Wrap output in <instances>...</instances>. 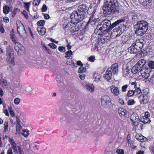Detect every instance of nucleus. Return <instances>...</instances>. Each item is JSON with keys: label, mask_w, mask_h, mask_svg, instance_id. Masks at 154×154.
<instances>
[{"label": "nucleus", "mask_w": 154, "mask_h": 154, "mask_svg": "<svg viewBox=\"0 0 154 154\" xmlns=\"http://www.w3.org/2000/svg\"><path fill=\"white\" fill-rule=\"evenodd\" d=\"M88 8L85 5H80L77 9L71 14V23L74 25H76L79 21H82L86 16Z\"/></svg>", "instance_id": "1"}, {"label": "nucleus", "mask_w": 154, "mask_h": 154, "mask_svg": "<svg viewBox=\"0 0 154 154\" xmlns=\"http://www.w3.org/2000/svg\"><path fill=\"white\" fill-rule=\"evenodd\" d=\"M118 5L117 0H105L102 8L103 13L109 15L114 14L116 11V8Z\"/></svg>", "instance_id": "2"}, {"label": "nucleus", "mask_w": 154, "mask_h": 154, "mask_svg": "<svg viewBox=\"0 0 154 154\" xmlns=\"http://www.w3.org/2000/svg\"><path fill=\"white\" fill-rule=\"evenodd\" d=\"M118 5L117 0H105L102 8L103 13L109 15L114 14L116 11V8Z\"/></svg>", "instance_id": "3"}, {"label": "nucleus", "mask_w": 154, "mask_h": 154, "mask_svg": "<svg viewBox=\"0 0 154 154\" xmlns=\"http://www.w3.org/2000/svg\"><path fill=\"white\" fill-rule=\"evenodd\" d=\"M135 33L138 35L142 36L147 31L148 24L147 22L142 20L137 22L134 25Z\"/></svg>", "instance_id": "4"}, {"label": "nucleus", "mask_w": 154, "mask_h": 154, "mask_svg": "<svg viewBox=\"0 0 154 154\" xmlns=\"http://www.w3.org/2000/svg\"><path fill=\"white\" fill-rule=\"evenodd\" d=\"M6 54L7 56V61L10 64L14 65V51L12 47L9 45L7 46Z\"/></svg>", "instance_id": "5"}, {"label": "nucleus", "mask_w": 154, "mask_h": 154, "mask_svg": "<svg viewBox=\"0 0 154 154\" xmlns=\"http://www.w3.org/2000/svg\"><path fill=\"white\" fill-rule=\"evenodd\" d=\"M110 25V21L108 20H105L103 21L100 24L98 25L97 26V29H99L101 32L103 33L104 32H107V27H109Z\"/></svg>", "instance_id": "6"}, {"label": "nucleus", "mask_w": 154, "mask_h": 154, "mask_svg": "<svg viewBox=\"0 0 154 154\" xmlns=\"http://www.w3.org/2000/svg\"><path fill=\"white\" fill-rule=\"evenodd\" d=\"M17 31L19 36L22 38L26 36V32L23 25L20 21L17 22Z\"/></svg>", "instance_id": "7"}, {"label": "nucleus", "mask_w": 154, "mask_h": 154, "mask_svg": "<svg viewBox=\"0 0 154 154\" xmlns=\"http://www.w3.org/2000/svg\"><path fill=\"white\" fill-rule=\"evenodd\" d=\"M140 119H139L138 114L133 113L130 116V119L132 122V125L135 126H138L139 125Z\"/></svg>", "instance_id": "8"}, {"label": "nucleus", "mask_w": 154, "mask_h": 154, "mask_svg": "<svg viewBox=\"0 0 154 154\" xmlns=\"http://www.w3.org/2000/svg\"><path fill=\"white\" fill-rule=\"evenodd\" d=\"M150 69L146 68H142L138 72L144 78H147L149 76V73L150 72Z\"/></svg>", "instance_id": "9"}, {"label": "nucleus", "mask_w": 154, "mask_h": 154, "mask_svg": "<svg viewBox=\"0 0 154 154\" xmlns=\"http://www.w3.org/2000/svg\"><path fill=\"white\" fill-rule=\"evenodd\" d=\"M110 101V98L108 96H103L101 97V105L103 107H106Z\"/></svg>", "instance_id": "10"}, {"label": "nucleus", "mask_w": 154, "mask_h": 154, "mask_svg": "<svg viewBox=\"0 0 154 154\" xmlns=\"http://www.w3.org/2000/svg\"><path fill=\"white\" fill-rule=\"evenodd\" d=\"M133 43L139 51L143 48V45L145 43V42L143 39H140L137 40Z\"/></svg>", "instance_id": "11"}, {"label": "nucleus", "mask_w": 154, "mask_h": 154, "mask_svg": "<svg viewBox=\"0 0 154 154\" xmlns=\"http://www.w3.org/2000/svg\"><path fill=\"white\" fill-rule=\"evenodd\" d=\"M152 0H139V2L146 9H149L152 7L151 2Z\"/></svg>", "instance_id": "12"}, {"label": "nucleus", "mask_w": 154, "mask_h": 154, "mask_svg": "<svg viewBox=\"0 0 154 154\" xmlns=\"http://www.w3.org/2000/svg\"><path fill=\"white\" fill-rule=\"evenodd\" d=\"M124 21L123 19H119L116 21L115 22L112 23V25L110 24L109 27H108L107 30V32H108L111 31L112 29L114 27L116 26L119 23H121Z\"/></svg>", "instance_id": "13"}, {"label": "nucleus", "mask_w": 154, "mask_h": 154, "mask_svg": "<svg viewBox=\"0 0 154 154\" xmlns=\"http://www.w3.org/2000/svg\"><path fill=\"white\" fill-rule=\"evenodd\" d=\"M118 66V63H115L112 65L111 68H108L111 69V71L114 75H117L119 72Z\"/></svg>", "instance_id": "14"}, {"label": "nucleus", "mask_w": 154, "mask_h": 154, "mask_svg": "<svg viewBox=\"0 0 154 154\" xmlns=\"http://www.w3.org/2000/svg\"><path fill=\"white\" fill-rule=\"evenodd\" d=\"M139 99L140 103L142 104H144L147 103L148 102V97L147 95H140L139 97Z\"/></svg>", "instance_id": "15"}, {"label": "nucleus", "mask_w": 154, "mask_h": 154, "mask_svg": "<svg viewBox=\"0 0 154 154\" xmlns=\"http://www.w3.org/2000/svg\"><path fill=\"white\" fill-rule=\"evenodd\" d=\"M118 113L121 118L124 119L125 116L127 114L126 110L124 108H119L118 110Z\"/></svg>", "instance_id": "16"}, {"label": "nucleus", "mask_w": 154, "mask_h": 154, "mask_svg": "<svg viewBox=\"0 0 154 154\" xmlns=\"http://www.w3.org/2000/svg\"><path fill=\"white\" fill-rule=\"evenodd\" d=\"M111 69L108 68L105 73L104 77L108 81L110 80L112 75V73L111 71Z\"/></svg>", "instance_id": "17"}, {"label": "nucleus", "mask_w": 154, "mask_h": 154, "mask_svg": "<svg viewBox=\"0 0 154 154\" xmlns=\"http://www.w3.org/2000/svg\"><path fill=\"white\" fill-rule=\"evenodd\" d=\"M128 51L132 54H136L139 52L137 48L135 47V46L134 43L130 47L128 48Z\"/></svg>", "instance_id": "18"}, {"label": "nucleus", "mask_w": 154, "mask_h": 154, "mask_svg": "<svg viewBox=\"0 0 154 154\" xmlns=\"http://www.w3.org/2000/svg\"><path fill=\"white\" fill-rule=\"evenodd\" d=\"M110 90L111 93L116 96H118L119 94V89L114 85L110 87Z\"/></svg>", "instance_id": "19"}, {"label": "nucleus", "mask_w": 154, "mask_h": 154, "mask_svg": "<svg viewBox=\"0 0 154 154\" xmlns=\"http://www.w3.org/2000/svg\"><path fill=\"white\" fill-rule=\"evenodd\" d=\"M142 68L141 66L140 65H138L137 64H136L132 68L131 72L133 74H136L140 71Z\"/></svg>", "instance_id": "20"}, {"label": "nucleus", "mask_w": 154, "mask_h": 154, "mask_svg": "<svg viewBox=\"0 0 154 154\" xmlns=\"http://www.w3.org/2000/svg\"><path fill=\"white\" fill-rule=\"evenodd\" d=\"M0 85L1 86L4 88H8V85L7 81L5 79L1 78L0 79Z\"/></svg>", "instance_id": "21"}, {"label": "nucleus", "mask_w": 154, "mask_h": 154, "mask_svg": "<svg viewBox=\"0 0 154 154\" xmlns=\"http://www.w3.org/2000/svg\"><path fill=\"white\" fill-rule=\"evenodd\" d=\"M38 32L39 34L42 35H44L46 33V29L42 27H39L37 29Z\"/></svg>", "instance_id": "22"}, {"label": "nucleus", "mask_w": 154, "mask_h": 154, "mask_svg": "<svg viewBox=\"0 0 154 154\" xmlns=\"http://www.w3.org/2000/svg\"><path fill=\"white\" fill-rule=\"evenodd\" d=\"M140 121L144 124H149L150 122L149 119L146 117H143L142 118L140 119Z\"/></svg>", "instance_id": "23"}, {"label": "nucleus", "mask_w": 154, "mask_h": 154, "mask_svg": "<svg viewBox=\"0 0 154 154\" xmlns=\"http://www.w3.org/2000/svg\"><path fill=\"white\" fill-rule=\"evenodd\" d=\"M86 88L88 91L91 92H93L94 89V86L93 85L90 84L86 85Z\"/></svg>", "instance_id": "24"}, {"label": "nucleus", "mask_w": 154, "mask_h": 154, "mask_svg": "<svg viewBox=\"0 0 154 154\" xmlns=\"http://www.w3.org/2000/svg\"><path fill=\"white\" fill-rule=\"evenodd\" d=\"M31 2H23V7L26 10L28 11H29V8L30 6L31 5Z\"/></svg>", "instance_id": "25"}, {"label": "nucleus", "mask_w": 154, "mask_h": 154, "mask_svg": "<svg viewBox=\"0 0 154 154\" xmlns=\"http://www.w3.org/2000/svg\"><path fill=\"white\" fill-rule=\"evenodd\" d=\"M136 138L137 140L141 142L145 141L147 140V139L143 136L137 135L136 136Z\"/></svg>", "instance_id": "26"}, {"label": "nucleus", "mask_w": 154, "mask_h": 154, "mask_svg": "<svg viewBox=\"0 0 154 154\" xmlns=\"http://www.w3.org/2000/svg\"><path fill=\"white\" fill-rule=\"evenodd\" d=\"M19 50L16 51L17 52L19 55H23L25 53V48L23 46Z\"/></svg>", "instance_id": "27"}, {"label": "nucleus", "mask_w": 154, "mask_h": 154, "mask_svg": "<svg viewBox=\"0 0 154 154\" xmlns=\"http://www.w3.org/2000/svg\"><path fill=\"white\" fill-rule=\"evenodd\" d=\"M3 11L4 13L5 14H8L10 11V8L7 5L4 6Z\"/></svg>", "instance_id": "28"}, {"label": "nucleus", "mask_w": 154, "mask_h": 154, "mask_svg": "<svg viewBox=\"0 0 154 154\" xmlns=\"http://www.w3.org/2000/svg\"><path fill=\"white\" fill-rule=\"evenodd\" d=\"M23 46L21 45L20 43L17 42V43H15V45L14 49L16 51H17L18 50H19L22 47H23Z\"/></svg>", "instance_id": "29"}, {"label": "nucleus", "mask_w": 154, "mask_h": 154, "mask_svg": "<svg viewBox=\"0 0 154 154\" xmlns=\"http://www.w3.org/2000/svg\"><path fill=\"white\" fill-rule=\"evenodd\" d=\"M100 76L98 73H95L94 75V81L96 82H98L100 80Z\"/></svg>", "instance_id": "30"}, {"label": "nucleus", "mask_w": 154, "mask_h": 154, "mask_svg": "<svg viewBox=\"0 0 154 154\" xmlns=\"http://www.w3.org/2000/svg\"><path fill=\"white\" fill-rule=\"evenodd\" d=\"M94 16L92 15L90 17L89 19V21H91V24L93 25L95 24L96 22V20L95 18H94Z\"/></svg>", "instance_id": "31"}, {"label": "nucleus", "mask_w": 154, "mask_h": 154, "mask_svg": "<svg viewBox=\"0 0 154 154\" xmlns=\"http://www.w3.org/2000/svg\"><path fill=\"white\" fill-rule=\"evenodd\" d=\"M4 132H6L7 131L8 129V122L7 121H5V122L4 124Z\"/></svg>", "instance_id": "32"}, {"label": "nucleus", "mask_w": 154, "mask_h": 154, "mask_svg": "<svg viewBox=\"0 0 154 154\" xmlns=\"http://www.w3.org/2000/svg\"><path fill=\"white\" fill-rule=\"evenodd\" d=\"M23 132L21 133V134L25 137H27L29 135V131L26 129L23 130Z\"/></svg>", "instance_id": "33"}, {"label": "nucleus", "mask_w": 154, "mask_h": 154, "mask_svg": "<svg viewBox=\"0 0 154 154\" xmlns=\"http://www.w3.org/2000/svg\"><path fill=\"white\" fill-rule=\"evenodd\" d=\"M65 54L66 56L65 57L69 59L70 58L71 55L72 54V52L71 51H68L65 53Z\"/></svg>", "instance_id": "34"}, {"label": "nucleus", "mask_w": 154, "mask_h": 154, "mask_svg": "<svg viewBox=\"0 0 154 154\" xmlns=\"http://www.w3.org/2000/svg\"><path fill=\"white\" fill-rule=\"evenodd\" d=\"M45 22L43 20H41L38 21L37 24L38 26H40L41 27H42L43 26L45 23Z\"/></svg>", "instance_id": "35"}, {"label": "nucleus", "mask_w": 154, "mask_h": 154, "mask_svg": "<svg viewBox=\"0 0 154 154\" xmlns=\"http://www.w3.org/2000/svg\"><path fill=\"white\" fill-rule=\"evenodd\" d=\"M148 65L150 68L154 69V62L152 61H149Z\"/></svg>", "instance_id": "36"}, {"label": "nucleus", "mask_w": 154, "mask_h": 154, "mask_svg": "<svg viewBox=\"0 0 154 154\" xmlns=\"http://www.w3.org/2000/svg\"><path fill=\"white\" fill-rule=\"evenodd\" d=\"M134 95V91L130 90L128 91L127 94V95L129 97L133 96Z\"/></svg>", "instance_id": "37"}, {"label": "nucleus", "mask_w": 154, "mask_h": 154, "mask_svg": "<svg viewBox=\"0 0 154 154\" xmlns=\"http://www.w3.org/2000/svg\"><path fill=\"white\" fill-rule=\"evenodd\" d=\"M132 19L134 21H138L139 20V17L137 14H135L133 15Z\"/></svg>", "instance_id": "38"}, {"label": "nucleus", "mask_w": 154, "mask_h": 154, "mask_svg": "<svg viewBox=\"0 0 154 154\" xmlns=\"http://www.w3.org/2000/svg\"><path fill=\"white\" fill-rule=\"evenodd\" d=\"M141 92V90L139 88H137L135 89L134 91V92L135 95H137L140 94Z\"/></svg>", "instance_id": "39"}, {"label": "nucleus", "mask_w": 154, "mask_h": 154, "mask_svg": "<svg viewBox=\"0 0 154 154\" xmlns=\"http://www.w3.org/2000/svg\"><path fill=\"white\" fill-rule=\"evenodd\" d=\"M11 147L13 149L14 151V152L16 153L18 152V151L17 150V146L16 143L11 145Z\"/></svg>", "instance_id": "40"}, {"label": "nucleus", "mask_w": 154, "mask_h": 154, "mask_svg": "<svg viewBox=\"0 0 154 154\" xmlns=\"http://www.w3.org/2000/svg\"><path fill=\"white\" fill-rule=\"evenodd\" d=\"M130 68H129L128 66H127L125 68V69L124 70V73H125V74L127 75L128 74L130 73Z\"/></svg>", "instance_id": "41"}, {"label": "nucleus", "mask_w": 154, "mask_h": 154, "mask_svg": "<svg viewBox=\"0 0 154 154\" xmlns=\"http://www.w3.org/2000/svg\"><path fill=\"white\" fill-rule=\"evenodd\" d=\"M86 70V68H84L82 66H80L79 69V72H82V73L85 72Z\"/></svg>", "instance_id": "42"}, {"label": "nucleus", "mask_w": 154, "mask_h": 154, "mask_svg": "<svg viewBox=\"0 0 154 154\" xmlns=\"http://www.w3.org/2000/svg\"><path fill=\"white\" fill-rule=\"evenodd\" d=\"M135 103V102L134 100L131 99L128 100L127 102V104L128 105H132Z\"/></svg>", "instance_id": "43"}, {"label": "nucleus", "mask_w": 154, "mask_h": 154, "mask_svg": "<svg viewBox=\"0 0 154 154\" xmlns=\"http://www.w3.org/2000/svg\"><path fill=\"white\" fill-rule=\"evenodd\" d=\"M105 39L104 38H98V39L97 42L99 44H100V43H104Z\"/></svg>", "instance_id": "44"}, {"label": "nucleus", "mask_w": 154, "mask_h": 154, "mask_svg": "<svg viewBox=\"0 0 154 154\" xmlns=\"http://www.w3.org/2000/svg\"><path fill=\"white\" fill-rule=\"evenodd\" d=\"M20 102V100L18 98H16L14 100V103L16 105H18Z\"/></svg>", "instance_id": "45"}, {"label": "nucleus", "mask_w": 154, "mask_h": 154, "mask_svg": "<svg viewBox=\"0 0 154 154\" xmlns=\"http://www.w3.org/2000/svg\"><path fill=\"white\" fill-rule=\"evenodd\" d=\"M40 2V0H34L33 1V4L35 6H38Z\"/></svg>", "instance_id": "46"}, {"label": "nucleus", "mask_w": 154, "mask_h": 154, "mask_svg": "<svg viewBox=\"0 0 154 154\" xmlns=\"http://www.w3.org/2000/svg\"><path fill=\"white\" fill-rule=\"evenodd\" d=\"M116 152L118 154H124V152L123 150L120 149H118Z\"/></svg>", "instance_id": "47"}, {"label": "nucleus", "mask_w": 154, "mask_h": 154, "mask_svg": "<svg viewBox=\"0 0 154 154\" xmlns=\"http://www.w3.org/2000/svg\"><path fill=\"white\" fill-rule=\"evenodd\" d=\"M128 87L127 85H125L122 87V91L123 92H125L127 91V88Z\"/></svg>", "instance_id": "48"}, {"label": "nucleus", "mask_w": 154, "mask_h": 154, "mask_svg": "<svg viewBox=\"0 0 154 154\" xmlns=\"http://www.w3.org/2000/svg\"><path fill=\"white\" fill-rule=\"evenodd\" d=\"M49 45L51 48L53 49H54L57 48V46L55 44L52 43H49Z\"/></svg>", "instance_id": "49"}, {"label": "nucleus", "mask_w": 154, "mask_h": 154, "mask_svg": "<svg viewBox=\"0 0 154 154\" xmlns=\"http://www.w3.org/2000/svg\"><path fill=\"white\" fill-rule=\"evenodd\" d=\"M43 46L45 49V51L47 52L48 54H51L52 53L51 51L45 45H43Z\"/></svg>", "instance_id": "50"}, {"label": "nucleus", "mask_w": 154, "mask_h": 154, "mask_svg": "<svg viewBox=\"0 0 154 154\" xmlns=\"http://www.w3.org/2000/svg\"><path fill=\"white\" fill-rule=\"evenodd\" d=\"M17 148L18 149L20 154H24L23 150L20 146H17Z\"/></svg>", "instance_id": "51"}, {"label": "nucleus", "mask_w": 154, "mask_h": 154, "mask_svg": "<svg viewBox=\"0 0 154 154\" xmlns=\"http://www.w3.org/2000/svg\"><path fill=\"white\" fill-rule=\"evenodd\" d=\"M22 128V127L20 125L19 123H17L16 125V130L20 131Z\"/></svg>", "instance_id": "52"}, {"label": "nucleus", "mask_w": 154, "mask_h": 154, "mask_svg": "<svg viewBox=\"0 0 154 154\" xmlns=\"http://www.w3.org/2000/svg\"><path fill=\"white\" fill-rule=\"evenodd\" d=\"M9 140L11 146L16 143L12 138L9 137Z\"/></svg>", "instance_id": "53"}, {"label": "nucleus", "mask_w": 154, "mask_h": 154, "mask_svg": "<svg viewBox=\"0 0 154 154\" xmlns=\"http://www.w3.org/2000/svg\"><path fill=\"white\" fill-rule=\"evenodd\" d=\"M58 49L61 52H64L65 51V48L63 47H59Z\"/></svg>", "instance_id": "54"}, {"label": "nucleus", "mask_w": 154, "mask_h": 154, "mask_svg": "<svg viewBox=\"0 0 154 154\" xmlns=\"http://www.w3.org/2000/svg\"><path fill=\"white\" fill-rule=\"evenodd\" d=\"M11 39L12 41L14 43H15H15H17V42H16V38L13 35H11Z\"/></svg>", "instance_id": "55"}, {"label": "nucleus", "mask_w": 154, "mask_h": 154, "mask_svg": "<svg viewBox=\"0 0 154 154\" xmlns=\"http://www.w3.org/2000/svg\"><path fill=\"white\" fill-rule=\"evenodd\" d=\"M47 10V7L45 5H44L42 8V12H45Z\"/></svg>", "instance_id": "56"}, {"label": "nucleus", "mask_w": 154, "mask_h": 154, "mask_svg": "<svg viewBox=\"0 0 154 154\" xmlns=\"http://www.w3.org/2000/svg\"><path fill=\"white\" fill-rule=\"evenodd\" d=\"M89 61L91 62H93L95 60V57L93 56H91L88 58Z\"/></svg>", "instance_id": "57"}, {"label": "nucleus", "mask_w": 154, "mask_h": 154, "mask_svg": "<svg viewBox=\"0 0 154 154\" xmlns=\"http://www.w3.org/2000/svg\"><path fill=\"white\" fill-rule=\"evenodd\" d=\"M3 20L4 22H5V23H8L9 22V18L7 17H3Z\"/></svg>", "instance_id": "58"}, {"label": "nucleus", "mask_w": 154, "mask_h": 154, "mask_svg": "<svg viewBox=\"0 0 154 154\" xmlns=\"http://www.w3.org/2000/svg\"><path fill=\"white\" fill-rule=\"evenodd\" d=\"M70 138L71 139L76 138L77 136L74 133L71 134L70 135Z\"/></svg>", "instance_id": "59"}, {"label": "nucleus", "mask_w": 154, "mask_h": 154, "mask_svg": "<svg viewBox=\"0 0 154 154\" xmlns=\"http://www.w3.org/2000/svg\"><path fill=\"white\" fill-rule=\"evenodd\" d=\"M22 13L23 14L25 18H28V16L27 13L25 10H23L22 12Z\"/></svg>", "instance_id": "60"}, {"label": "nucleus", "mask_w": 154, "mask_h": 154, "mask_svg": "<svg viewBox=\"0 0 154 154\" xmlns=\"http://www.w3.org/2000/svg\"><path fill=\"white\" fill-rule=\"evenodd\" d=\"M13 152L12 149L11 148H9L7 150V154H12Z\"/></svg>", "instance_id": "61"}, {"label": "nucleus", "mask_w": 154, "mask_h": 154, "mask_svg": "<svg viewBox=\"0 0 154 154\" xmlns=\"http://www.w3.org/2000/svg\"><path fill=\"white\" fill-rule=\"evenodd\" d=\"M9 112H10V115H11V116L12 117H14V112L12 109L10 108Z\"/></svg>", "instance_id": "62"}, {"label": "nucleus", "mask_w": 154, "mask_h": 154, "mask_svg": "<svg viewBox=\"0 0 154 154\" xmlns=\"http://www.w3.org/2000/svg\"><path fill=\"white\" fill-rule=\"evenodd\" d=\"M79 77L80 79L82 80H83L85 79V76L83 75V73L79 74Z\"/></svg>", "instance_id": "63"}, {"label": "nucleus", "mask_w": 154, "mask_h": 154, "mask_svg": "<svg viewBox=\"0 0 154 154\" xmlns=\"http://www.w3.org/2000/svg\"><path fill=\"white\" fill-rule=\"evenodd\" d=\"M43 15L44 16L45 18L46 19H48L50 17L49 15L48 14L43 13Z\"/></svg>", "instance_id": "64"}]
</instances>
